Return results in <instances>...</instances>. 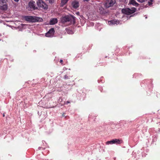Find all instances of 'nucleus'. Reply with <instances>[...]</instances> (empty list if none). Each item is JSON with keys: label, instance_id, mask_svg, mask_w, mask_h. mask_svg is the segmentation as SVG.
<instances>
[{"label": "nucleus", "instance_id": "nucleus-1", "mask_svg": "<svg viewBox=\"0 0 160 160\" xmlns=\"http://www.w3.org/2000/svg\"><path fill=\"white\" fill-rule=\"evenodd\" d=\"M61 21L62 23H66L68 25H70L75 24V17L73 16L67 15L63 17L61 19Z\"/></svg>", "mask_w": 160, "mask_h": 160}, {"label": "nucleus", "instance_id": "nucleus-2", "mask_svg": "<svg viewBox=\"0 0 160 160\" xmlns=\"http://www.w3.org/2000/svg\"><path fill=\"white\" fill-rule=\"evenodd\" d=\"M23 18L26 21L29 22H42L43 21L42 18L36 16H24Z\"/></svg>", "mask_w": 160, "mask_h": 160}, {"label": "nucleus", "instance_id": "nucleus-3", "mask_svg": "<svg viewBox=\"0 0 160 160\" xmlns=\"http://www.w3.org/2000/svg\"><path fill=\"white\" fill-rule=\"evenodd\" d=\"M122 11L123 13L127 15H130L135 12L136 11V9L134 7L132 8L131 9L126 8L122 9Z\"/></svg>", "mask_w": 160, "mask_h": 160}, {"label": "nucleus", "instance_id": "nucleus-4", "mask_svg": "<svg viewBox=\"0 0 160 160\" xmlns=\"http://www.w3.org/2000/svg\"><path fill=\"white\" fill-rule=\"evenodd\" d=\"M37 3V5L40 8L44 9H47L48 8V5L42 0H38Z\"/></svg>", "mask_w": 160, "mask_h": 160}, {"label": "nucleus", "instance_id": "nucleus-5", "mask_svg": "<svg viewBox=\"0 0 160 160\" xmlns=\"http://www.w3.org/2000/svg\"><path fill=\"white\" fill-rule=\"evenodd\" d=\"M65 100H66L65 97H60L58 100V102H59L62 106L65 104L68 105V103H70V101H68L65 102Z\"/></svg>", "mask_w": 160, "mask_h": 160}, {"label": "nucleus", "instance_id": "nucleus-6", "mask_svg": "<svg viewBox=\"0 0 160 160\" xmlns=\"http://www.w3.org/2000/svg\"><path fill=\"white\" fill-rule=\"evenodd\" d=\"M115 2V0H106L104 5L106 8H109L112 6Z\"/></svg>", "mask_w": 160, "mask_h": 160}, {"label": "nucleus", "instance_id": "nucleus-7", "mask_svg": "<svg viewBox=\"0 0 160 160\" xmlns=\"http://www.w3.org/2000/svg\"><path fill=\"white\" fill-rule=\"evenodd\" d=\"M54 30L53 28H51L49 31L46 34V36L47 37H52L54 33Z\"/></svg>", "mask_w": 160, "mask_h": 160}, {"label": "nucleus", "instance_id": "nucleus-8", "mask_svg": "<svg viewBox=\"0 0 160 160\" xmlns=\"http://www.w3.org/2000/svg\"><path fill=\"white\" fill-rule=\"evenodd\" d=\"M28 6L29 8L35 10L37 8V7H36L35 5V2L33 1H31L28 3Z\"/></svg>", "mask_w": 160, "mask_h": 160}, {"label": "nucleus", "instance_id": "nucleus-9", "mask_svg": "<svg viewBox=\"0 0 160 160\" xmlns=\"http://www.w3.org/2000/svg\"><path fill=\"white\" fill-rule=\"evenodd\" d=\"M75 83L74 82V81H66L65 83L64 84V85L72 87L74 85Z\"/></svg>", "mask_w": 160, "mask_h": 160}, {"label": "nucleus", "instance_id": "nucleus-10", "mask_svg": "<svg viewBox=\"0 0 160 160\" xmlns=\"http://www.w3.org/2000/svg\"><path fill=\"white\" fill-rule=\"evenodd\" d=\"M114 144H120L123 142V140L121 139H114Z\"/></svg>", "mask_w": 160, "mask_h": 160}, {"label": "nucleus", "instance_id": "nucleus-11", "mask_svg": "<svg viewBox=\"0 0 160 160\" xmlns=\"http://www.w3.org/2000/svg\"><path fill=\"white\" fill-rule=\"evenodd\" d=\"M57 22L58 20L56 18H52L50 20L49 24L50 25H52L55 24Z\"/></svg>", "mask_w": 160, "mask_h": 160}, {"label": "nucleus", "instance_id": "nucleus-12", "mask_svg": "<svg viewBox=\"0 0 160 160\" xmlns=\"http://www.w3.org/2000/svg\"><path fill=\"white\" fill-rule=\"evenodd\" d=\"M108 23L109 24H118L119 23L120 21L118 20H113L109 21Z\"/></svg>", "mask_w": 160, "mask_h": 160}, {"label": "nucleus", "instance_id": "nucleus-13", "mask_svg": "<svg viewBox=\"0 0 160 160\" xmlns=\"http://www.w3.org/2000/svg\"><path fill=\"white\" fill-rule=\"evenodd\" d=\"M72 5L74 8H76L79 6V3L77 1H74L72 3Z\"/></svg>", "mask_w": 160, "mask_h": 160}, {"label": "nucleus", "instance_id": "nucleus-14", "mask_svg": "<svg viewBox=\"0 0 160 160\" xmlns=\"http://www.w3.org/2000/svg\"><path fill=\"white\" fill-rule=\"evenodd\" d=\"M1 9V10H5L7 9L8 6L6 3L3 4L2 5L0 6Z\"/></svg>", "mask_w": 160, "mask_h": 160}, {"label": "nucleus", "instance_id": "nucleus-15", "mask_svg": "<svg viewBox=\"0 0 160 160\" xmlns=\"http://www.w3.org/2000/svg\"><path fill=\"white\" fill-rule=\"evenodd\" d=\"M99 12L101 14H103L105 13V11L104 10L103 8L102 7L99 8Z\"/></svg>", "mask_w": 160, "mask_h": 160}, {"label": "nucleus", "instance_id": "nucleus-16", "mask_svg": "<svg viewBox=\"0 0 160 160\" xmlns=\"http://www.w3.org/2000/svg\"><path fill=\"white\" fill-rule=\"evenodd\" d=\"M130 3L135 6H138V4L134 0H130Z\"/></svg>", "mask_w": 160, "mask_h": 160}, {"label": "nucleus", "instance_id": "nucleus-17", "mask_svg": "<svg viewBox=\"0 0 160 160\" xmlns=\"http://www.w3.org/2000/svg\"><path fill=\"white\" fill-rule=\"evenodd\" d=\"M68 0H61L60 6L63 7L66 3H67Z\"/></svg>", "mask_w": 160, "mask_h": 160}, {"label": "nucleus", "instance_id": "nucleus-18", "mask_svg": "<svg viewBox=\"0 0 160 160\" xmlns=\"http://www.w3.org/2000/svg\"><path fill=\"white\" fill-rule=\"evenodd\" d=\"M107 145L113 144H114L113 139H112L110 141H108L106 142Z\"/></svg>", "mask_w": 160, "mask_h": 160}, {"label": "nucleus", "instance_id": "nucleus-19", "mask_svg": "<svg viewBox=\"0 0 160 160\" xmlns=\"http://www.w3.org/2000/svg\"><path fill=\"white\" fill-rule=\"evenodd\" d=\"M62 96V97H65V98H66V96L68 94V92H61Z\"/></svg>", "mask_w": 160, "mask_h": 160}, {"label": "nucleus", "instance_id": "nucleus-20", "mask_svg": "<svg viewBox=\"0 0 160 160\" xmlns=\"http://www.w3.org/2000/svg\"><path fill=\"white\" fill-rule=\"evenodd\" d=\"M7 0H0V6L2 5L3 4L6 3Z\"/></svg>", "mask_w": 160, "mask_h": 160}, {"label": "nucleus", "instance_id": "nucleus-21", "mask_svg": "<svg viewBox=\"0 0 160 160\" xmlns=\"http://www.w3.org/2000/svg\"><path fill=\"white\" fill-rule=\"evenodd\" d=\"M152 140L151 144L153 143V142L156 141H157V138L156 137V136H153L152 137Z\"/></svg>", "mask_w": 160, "mask_h": 160}, {"label": "nucleus", "instance_id": "nucleus-22", "mask_svg": "<svg viewBox=\"0 0 160 160\" xmlns=\"http://www.w3.org/2000/svg\"><path fill=\"white\" fill-rule=\"evenodd\" d=\"M150 88H149V89H150V92H151L152 91V89L153 88V87H152V83H151V82H150Z\"/></svg>", "mask_w": 160, "mask_h": 160}, {"label": "nucleus", "instance_id": "nucleus-23", "mask_svg": "<svg viewBox=\"0 0 160 160\" xmlns=\"http://www.w3.org/2000/svg\"><path fill=\"white\" fill-rule=\"evenodd\" d=\"M154 0H150V1L148 2V4L149 6L152 5V2Z\"/></svg>", "mask_w": 160, "mask_h": 160}, {"label": "nucleus", "instance_id": "nucleus-24", "mask_svg": "<svg viewBox=\"0 0 160 160\" xmlns=\"http://www.w3.org/2000/svg\"><path fill=\"white\" fill-rule=\"evenodd\" d=\"M138 2H144L146 0H137Z\"/></svg>", "mask_w": 160, "mask_h": 160}, {"label": "nucleus", "instance_id": "nucleus-25", "mask_svg": "<svg viewBox=\"0 0 160 160\" xmlns=\"http://www.w3.org/2000/svg\"><path fill=\"white\" fill-rule=\"evenodd\" d=\"M98 89L100 90V91L102 92V87H98Z\"/></svg>", "mask_w": 160, "mask_h": 160}, {"label": "nucleus", "instance_id": "nucleus-26", "mask_svg": "<svg viewBox=\"0 0 160 160\" xmlns=\"http://www.w3.org/2000/svg\"><path fill=\"white\" fill-rule=\"evenodd\" d=\"M93 115H89L88 116V118L89 119H90V118H91V117H93Z\"/></svg>", "mask_w": 160, "mask_h": 160}, {"label": "nucleus", "instance_id": "nucleus-27", "mask_svg": "<svg viewBox=\"0 0 160 160\" xmlns=\"http://www.w3.org/2000/svg\"><path fill=\"white\" fill-rule=\"evenodd\" d=\"M98 82L99 83H100V82H101L102 83H104V81H99L98 80Z\"/></svg>", "mask_w": 160, "mask_h": 160}, {"label": "nucleus", "instance_id": "nucleus-28", "mask_svg": "<svg viewBox=\"0 0 160 160\" xmlns=\"http://www.w3.org/2000/svg\"><path fill=\"white\" fill-rule=\"evenodd\" d=\"M64 79H69V78H68V76H67L66 75H65L64 76Z\"/></svg>", "mask_w": 160, "mask_h": 160}, {"label": "nucleus", "instance_id": "nucleus-29", "mask_svg": "<svg viewBox=\"0 0 160 160\" xmlns=\"http://www.w3.org/2000/svg\"><path fill=\"white\" fill-rule=\"evenodd\" d=\"M157 119V120L158 122H156V123L157 124H158V123H160V119Z\"/></svg>", "mask_w": 160, "mask_h": 160}, {"label": "nucleus", "instance_id": "nucleus-30", "mask_svg": "<svg viewBox=\"0 0 160 160\" xmlns=\"http://www.w3.org/2000/svg\"><path fill=\"white\" fill-rule=\"evenodd\" d=\"M42 148V147H39L38 148V149L39 150H41V148Z\"/></svg>", "mask_w": 160, "mask_h": 160}, {"label": "nucleus", "instance_id": "nucleus-31", "mask_svg": "<svg viewBox=\"0 0 160 160\" xmlns=\"http://www.w3.org/2000/svg\"><path fill=\"white\" fill-rule=\"evenodd\" d=\"M30 81H31L29 80V81H27V82H26V83H29V82H30Z\"/></svg>", "mask_w": 160, "mask_h": 160}, {"label": "nucleus", "instance_id": "nucleus-32", "mask_svg": "<svg viewBox=\"0 0 160 160\" xmlns=\"http://www.w3.org/2000/svg\"><path fill=\"white\" fill-rule=\"evenodd\" d=\"M62 62H63V61H62V59H61V60H60V63H62Z\"/></svg>", "mask_w": 160, "mask_h": 160}, {"label": "nucleus", "instance_id": "nucleus-33", "mask_svg": "<svg viewBox=\"0 0 160 160\" xmlns=\"http://www.w3.org/2000/svg\"><path fill=\"white\" fill-rule=\"evenodd\" d=\"M76 13L78 15H79V12H77Z\"/></svg>", "mask_w": 160, "mask_h": 160}, {"label": "nucleus", "instance_id": "nucleus-34", "mask_svg": "<svg viewBox=\"0 0 160 160\" xmlns=\"http://www.w3.org/2000/svg\"><path fill=\"white\" fill-rule=\"evenodd\" d=\"M62 117H64V116H65L64 113H63L62 114Z\"/></svg>", "mask_w": 160, "mask_h": 160}, {"label": "nucleus", "instance_id": "nucleus-35", "mask_svg": "<svg viewBox=\"0 0 160 160\" xmlns=\"http://www.w3.org/2000/svg\"><path fill=\"white\" fill-rule=\"evenodd\" d=\"M15 2H18L19 0H14Z\"/></svg>", "mask_w": 160, "mask_h": 160}, {"label": "nucleus", "instance_id": "nucleus-36", "mask_svg": "<svg viewBox=\"0 0 160 160\" xmlns=\"http://www.w3.org/2000/svg\"><path fill=\"white\" fill-rule=\"evenodd\" d=\"M3 115V117H4L5 116V114H4V113H3V115Z\"/></svg>", "mask_w": 160, "mask_h": 160}, {"label": "nucleus", "instance_id": "nucleus-37", "mask_svg": "<svg viewBox=\"0 0 160 160\" xmlns=\"http://www.w3.org/2000/svg\"><path fill=\"white\" fill-rule=\"evenodd\" d=\"M42 142L43 143V142H45V141H44L43 140L42 141Z\"/></svg>", "mask_w": 160, "mask_h": 160}, {"label": "nucleus", "instance_id": "nucleus-38", "mask_svg": "<svg viewBox=\"0 0 160 160\" xmlns=\"http://www.w3.org/2000/svg\"><path fill=\"white\" fill-rule=\"evenodd\" d=\"M38 115L39 114V112H38Z\"/></svg>", "mask_w": 160, "mask_h": 160}, {"label": "nucleus", "instance_id": "nucleus-39", "mask_svg": "<svg viewBox=\"0 0 160 160\" xmlns=\"http://www.w3.org/2000/svg\"><path fill=\"white\" fill-rule=\"evenodd\" d=\"M115 159H116V158H114V160H115Z\"/></svg>", "mask_w": 160, "mask_h": 160}, {"label": "nucleus", "instance_id": "nucleus-40", "mask_svg": "<svg viewBox=\"0 0 160 160\" xmlns=\"http://www.w3.org/2000/svg\"><path fill=\"white\" fill-rule=\"evenodd\" d=\"M51 81H50V83H51Z\"/></svg>", "mask_w": 160, "mask_h": 160}, {"label": "nucleus", "instance_id": "nucleus-41", "mask_svg": "<svg viewBox=\"0 0 160 160\" xmlns=\"http://www.w3.org/2000/svg\"><path fill=\"white\" fill-rule=\"evenodd\" d=\"M128 160H129V159H128Z\"/></svg>", "mask_w": 160, "mask_h": 160}]
</instances>
